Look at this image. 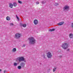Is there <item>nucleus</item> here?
Masks as SVG:
<instances>
[{"mask_svg":"<svg viewBox=\"0 0 73 73\" xmlns=\"http://www.w3.org/2000/svg\"><path fill=\"white\" fill-rule=\"evenodd\" d=\"M70 50V49H68L67 50V51H68V52H69Z\"/></svg>","mask_w":73,"mask_h":73,"instance_id":"bb28decb","label":"nucleus"},{"mask_svg":"<svg viewBox=\"0 0 73 73\" xmlns=\"http://www.w3.org/2000/svg\"><path fill=\"white\" fill-rule=\"evenodd\" d=\"M63 9L64 11H69V6H65L64 7H63Z\"/></svg>","mask_w":73,"mask_h":73,"instance_id":"20e7f679","label":"nucleus"},{"mask_svg":"<svg viewBox=\"0 0 73 73\" xmlns=\"http://www.w3.org/2000/svg\"><path fill=\"white\" fill-rule=\"evenodd\" d=\"M62 47L64 49H66L69 47V46H68V44L67 43H64L62 44Z\"/></svg>","mask_w":73,"mask_h":73,"instance_id":"7ed1b4c3","label":"nucleus"},{"mask_svg":"<svg viewBox=\"0 0 73 73\" xmlns=\"http://www.w3.org/2000/svg\"><path fill=\"white\" fill-rule=\"evenodd\" d=\"M9 7L10 8H12V7H13V4H12V3H9Z\"/></svg>","mask_w":73,"mask_h":73,"instance_id":"9b49d317","label":"nucleus"},{"mask_svg":"<svg viewBox=\"0 0 73 73\" xmlns=\"http://www.w3.org/2000/svg\"><path fill=\"white\" fill-rule=\"evenodd\" d=\"M21 68L22 67H21V66H19L18 67V69H21Z\"/></svg>","mask_w":73,"mask_h":73,"instance_id":"aec40b11","label":"nucleus"},{"mask_svg":"<svg viewBox=\"0 0 73 73\" xmlns=\"http://www.w3.org/2000/svg\"><path fill=\"white\" fill-rule=\"evenodd\" d=\"M36 4H39V2H36Z\"/></svg>","mask_w":73,"mask_h":73,"instance_id":"c756f323","label":"nucleus"},{"mask_svg":"<svg viewBox=\"0 0 73 73\" xmlns=\"http://www.w3.org/2000/svg\"><path fill=\"white\" fill-rule=\"evenodd\" d=\"M18 3H19V4H23V2L21 1H20V0H18Z\"/></svg>","mask_w":73,"mask_h":73,"instance_id":"6ab92c4d","label":"nucleus"},{"mask_svg":"<svg viewBox=\"0 0 73 73\" xmlns=\"http://www.w3.org/2000/svg\"><path fill=\"white\" fill-rule=\"evenodd\" d=\"M55 31V29H50L49 30V31L50 32H52V31Z\"/></svg>","mask_w":73,"mask_h":73,"instance_id":"dca6fc26","label":"nucleus"},{"mask_svg":"<svg viewBox=\"0 0 73 73\" xmlns=\"http://www.w3.org/2000/svg\"><path fill=\"white\" fill-rule=\"evenodd\" d=\"M1 71H2V70L0 69V72H1Z\"/></svg>","mask_w":73,"mask_h":73,"instance_id":"7c9ffc66","label":"nucleus"},{"mask_svg":"<svg viewBox=\"0 0 73 73\" xmlns=\"http://www.w3.org/2000/svg\"><path fill=\"white\" fill-rule=\"evenodd\" d=\"M10 25H13V24L12 23H10Z\"/></svg>","mask_w":73,"mask_h":73,"instance_id":"b1692460","label":"nucleus"},{"mask_svg":"<svg viewBox=\"0 0 73 73\" xmlns=\"http://www.w3.org/2000/svg\"><path fill=\"white\" fill-rule=\"evenodd\" d=\"M13 5L14 7H16V6H17V4L16 2H14L13 3Z\"/></svg>","mask_w":73,"mask_h":73,"instance_id":"9d476101","label":"nucleus"},{"mask_svg":"<svg viewBox=\"0 0 73 73\" xmlns=\"http://www.w3.org/2000/svg\"><path fill=\"white\" fill-rule=\"evenodd\" d=\"M28 39L29 40L30 44H35L36 43V40L33 37H30Z\"/></svg>","mask_w":73,"mask_h":73,"instance_id":"f257e3e1","label":"nucleus"},{"mask_svg":"<svg viewBox=\"0 0 73 73\" xmlns=\"http://www.w3.org/2000/svg\"><path fill=\"white\" fill-rule=\"evenodd\" d=\"M43 56L44 58H46V57H45V56L44 55H43Z\"/></svg>","mask_w":73,"mask_h":73,"instance_id":"c85d7f7f","label":"nucleus"},{"mask_svg":"<svg viewBox=\"0 0 73 73\" xmlns=\"http://www.w3.org/2000/svg\"><path fill=\"white\" fill-rule=\"evenodd\" d=\"M20 25L21 26H23V24H22V23H20Z\"/></svg>","mask_w":73,"mask_h":73,"instance_id":"393cba45","label":"nucleus"},{"mask_svg":"<svg viewBox=\"0 0 73 73\" xmlns=\"http://www.w3.org/2000/svg\"><path fill=\"white\" fill-rule=\"evenodd\" d=\"M10 17H6V19L8 21H9V20H10Z\"/></svg>","mask_w":73,"mask_h":73,"instance_id":"2eb2a0df","label":"nucleus"},{"mask_svg":"<svg viewBox=\"0 0 73 73\" xmlns=\"http://www.w3.org/2000/svg\"><path fill=\"white\" fill-rule=\"evenodd\" d=\"M7 72V70H4V73H5V72Z\"/></svg>","mask_w":73,"mask_h":73,"instance_id":"a878e982","label":"nucleus"},{"mask_svg":"<svg viewBox=\"0 0 73 73\" xmlns=\"http://www.w3.org/2000/svg\"><path fill=\"white\" fill-rule=\"evenodd\" d=\"M55 6H57V5H58V4L57 3H56L55 4Z\"/></svg>","mask_w":73,"mask_h":73,"instance_id":"5701e85b","label":"nucleus"},{"mask_svg":"<svg viewBox=\"0 0 73 73\" xmlns=\"http://www.w3.org/2000/svg\"><path fill=\"white\" fill-rule=\"evenodd\" d=\"M23 27L24 28H25V27H27V24H23Z\"/></svg>","mask_w":73,"mask_h":73,"instance_id":"412c9836","label":"nucleus"},{"mask_svg":"<svg viewBox=\"0 0 73 73\" xmlns=\"http://www.w3.org/2000/svg\"><path fill=\"white\" fill-rule=\"evenodd\" d=\"M42 4H45V3H46V1H43L41 2Z\"/></svg>","mask_w":73,"mask_h":73,"instance_id":"4468645a","label":"nucleus"},{"mask_svg":"<svg viewBox=\"0 0 73 73\" xmlns=\"http://www.w3.org/2000/svg\"><path fill=\"white\" fill-rule=\"evenodd\" d=\"M47 56L48 58H51L52 56V54L50 52H48L47 53Z\"/></svg>","mask_w":73,"mask_h":73,"instance_id":"39448f33","label":"nucleus"},{"mask_svg":"<svg viewBox=\"0 0 73 73\" xmlns=\"http://www.w3.org/2000/svg\"><path fill=\"white\" fill-rule=\"evenodd\" d=\"M20 65L22 68H24L25 64L23 62H22L20 63Z\"/></svg>","mask_w":73,"mask_h":73,"instance_id":"0eeeda50","label":"nucleus"},{"mask_svg":"<svg viewBox=\"0 0 73 73\" xmlns=\"http://www.w3.org/2000/svg\"><path fill=\"white\" fill-rule=\"evenodd\" d=\"M56 67H54V69H53V72H54L56 70Z\"/></svg>","mask_w":73,"mask_h":73,"instance_id":"a211bd4d","label":"nucleus"},{"mask_svg":"<svg viewBox=\"0 0 73 73\" xmlns=\"http://www.w3.org/2000/svg\"><path fill=\"white\" fill-rule=\"evenodd\" d=\"M64 24V22H60L58 23V25H62V24Z\"/></svg>","mask_w":73,"mask_h":73,"instance_id":"f8f14e48","label":"nucleus"},{"mask_svg":"<svg viewBox=\"0 0 73 73\" xmlns=\"http://www.w3.org/2000/svg\"><path fill=\"white\" fill-rule=\"evenodd\" d=\"M69 37L70 38H73V35L72 33H70L69 35Z\"/></svg>","mask_w":73,"mask_h":73,"instance_id":"6e6552de","label":"nucleus"},{"mask_svg":"<svg viewBox=\"0 0 73 73\" xmlns=\"http://www.w3.org/2000/svg\"><path fill=\"white\" fill-rule=\"evenodd\" d=\"M34 23L35 25H37L38 24V21L37 20L35 19L34 21Z\"/></svg>","mask_w":73,"mask_h":73,"instance_id":"1a4fd4ad","label":"nucleus"},{"mask_svg":"<svg viewBox=\"0 0 73 73\" xmlns=\"http://www.w3.org/2000/svg\"><path fill=\"white\" fill-rule=\"evenodd\" d=\"M15 36L17 38H20L21 37V34L19 33H17L15 34Z\"/></svg>","mask_w":73,"mask_h":73,"instance_id":"423d86ee","label":"nucleus"},{"mask_svg":"<svg viewBox=\"0 0 73 73\" xmlns=\"http://www.w3.org/2000/svg\"><path fill=\"white\" fill-rule=\"evenodd\" d=\"M18 64H19V63H14V65L15 66H17Z\"/></svg>","mask_w":73,"mask_h":73,"instance_id":"f3484780","label":"nucleus"},{"mask_svg":"<svg viewBox=\"0 0 73 73\" xmlns=\"http://www.w3.org/2000/svg\"><path fill=\"white\" fill-rule=\"evenodd\" d=\"M16 18H17V19L18 21H19V17H17V15H16Z\"/></svg>","mask_w":73,"mask_h":73,"instance_id":"4be33fe9","label":"nucleus"},{"mask_svg":"<svg viewBox=\"0 0 73 73\" xmlns=\"http://www.w3.org/2000/svg\"><path fill=\"white\" fill-rule=\"evenodd\" d=\"M23 47H25V44H23Z\"/></svg>","mask_w":73,"mask_h":73,"instance_id":"cd10ccee","label":"nucleus"},{"mask_svg":"<svg viewBox=\"0 0 73 73\" xmlns=\"http://www.w3.org/2000/svg\"><path fill=\"white\" fill-rule=\"evenodd\" d=\"M16 48H14L13 49L12 51L13 52H16Z\"/></svg>","mask_w":73,"mask_h":73,"instance_id":"ddd939ff","label":"nucleus"},{"mask_svg":"<svg viewBox=\"0 0 73 73\" xmlns=\"http://www.w3.org/2000/svg\"><path fill=\"white\" fill-rule=\"evenodd\" d=\"M18 61L19 62H21V61H24L25 62H27L26 59L23 57H20L17 58L16 59V61Z\"/></svg>","mask_w":73,"mask_h":73,"instance_id":"f03ea898","label":"nucleus"}]
</instances>
